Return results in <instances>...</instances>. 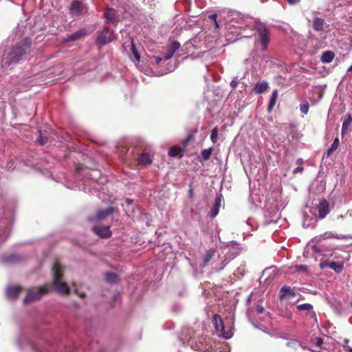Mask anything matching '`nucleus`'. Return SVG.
Masks as SVG:
<instances>
[{"label":"nucleus","instance_id":"nucleus-42","mask_svg":"<svg viewBox=\"0 0 352 352\" xmlns=\"http://www.w3.org/2000/svg\"><path fill=\"white\" fill-rule=\"evenodd\" d=\"M343 342H344V346L346 347V350L348 352H352V347L348 346V344L349 342V340L347 338H345V339H344Z\"/></svg>","mask_w":352,"mask_h":352},{"label":"nucleus","instance_id":"nucleus-52","mask_svg":"<svg viewBox=\"0 0 352 352\" xmlns=\"http://www.w3.org/2000/svg\"><path fill=\"white\" fill-rule=\"evenodd\" d=\"M300 346L302 347L303 349H308L306 345L303 344L302 342V345H300Z\"/></svg>","mask_w":352,"mask_h":352},{"label":"nucleus","instance_id":"nucleus-15","mask_svg":"<svg viewBox=\"0 0 352 352\" xmlns=\"http://www.w3.org/2000/svg\"><path fill=\"white\" fill-rule=\"evenodd\" d=\"M107 22L115 23L118 21V12L113 8H107L104 12Z\"/></svg>","mask_w":352,"mask_h":352},{"label":"nucleus","instance_id":"nucleus-50","mask_svg":"<svg viewBox=\"0 0 352 352\" xmlns=\"http://www.w3.org/2000/svg\"><path fill=\"white\" fill-rule=\"evenodd\" d=\"M296 267L300 271H302V270H305L306 269V267L304 266V265H298Z\"/></svg>","mask_w":352,"mask_h":352},{"label":"nucleus","instance_id":"nucleus-7","mask_svg":"<svg viewBox=\"0 0 352 352\" xmlns=\"http://www.w3.org/2000/svg\"><path fill=\"white\" fill-rule=\"evenodd\" d=\"M192 334H194V331L192 329H187L186 332L183 334L184 338H179V342L182 344H185L184 341V339H185L186 340V344L188 346H190L192 349L195 351H202V344L199 341L198 342L197 341H194L195 336Z\"/></svg>","mask_w":352,"mask_h":352},{"label":"nucleus","instance_id":"nucleus-55","mask_svg":"<svg viewBox=\"0 0 352 352\" xmlns=\"http://www.w3.org/2000/svg\"><path fill=\"white\" fill-rule=\"evenodd\" d=\"M347 72H352V65L347 69Z\"/></svg>","mask_w":352,"mask_h":352},{"label":"nucleus","instance_id":"nucleus-38","mask_svg":"<svg viewBox=\"0 0 352 352\" xmlns=\"http://www.w3.org/2000/svg\"><path fill=\"white\" fill-rule=\"evenodd\" d=\"M38 142L41 145H44L47 142V138L41 131H38Z\"/></svg>","mask_w":352,"mask_h":352},{"label":"nucleus","instance_id":"nucleus-58","mask_svg":"<svg viewBox=\"0 0 352 352\" xmlns=\"http://www.w3.org/2000/svg\"><path fill=\"white\" fill-rule=\"evenodd\" d=\"M343 218H344V216L342 214L338 216V219H343Z\"/></svg>","mask_w":352,"mask_h":352},{"label":"nucleus","instance_id":"nucleus-48","mask_svg":"<svg viewBox=\"0 0 352 352\" xmlns=\"http://www.w3.org/2000/svg\"><path fill=\"white\" fill-rule=\"evenodd\" d=\"M264 311V308L261 306H258L256 309V311L258 314H262Z\"/></svg>","mask_w":352,"mask_h":352},{"label":"nucleus","instance_id":"nucleus-34","mask_svg":"<svg viewBox=\"0 0 352 352\" xmlns=\"http://www.w3.org/2000/svg\"><path fill=\"white\" fill-rule=\"evenodd\" d=\"M339 144H340L339 139L338 138H336L333 140L331 147L327 150V156H330L331 153L333 152L334 151H336L338 148Z\"/></svg>","mask_w":352,"mask_h":352},{"label":"nucleus","instance_id":"nucleus-29","mask_svg":"<svg viewBox=\"0 0 352 352\" xmlns=\"http://www.w3.org/2000/svg\"><path fill=\"white\" fill-rule=\"evenodd\" d=\"M329 268L334 270L337 273H340L342 272L344 269V263L343 262H330Z\"/></svg>","mask_w":352,"mask_h":352},{"label":"nucleus","instance_id":"nucleus-23","mask_svg":"<svg viewBox=\"0 0 352 352\" xmlns=\"http://www.w3.org/2000/svg\"><path fill=\"white\" fill-rule=\"evenodd\" d=\"M277 98H278V90L274 89V90H273V91L271 94L270 98V102H269L268 108H267V110L269 112H271L272 109L274 108V107L276 102Z\"/></svg>","mask_w":352,"mask_h":352},{"label":"nucleus","instance_id":"nucleus-3","mask_svg":"<svg viewBox=\"0 0 352 352\" xmlns=\"http://www.w3.org/2000/svg\"><path fill=\"white\" fill-rule=\"evenodd\" d=\"M53 272V287L55 291L60 294L68 295L69 294V288L67 283L60 281L62 276L61 266L58 263H56L52 267Z\"/></svg>","mask_w":352,"mask_h":352},{"label":"nucleus","instance_id":"nucleus-62","mask_svg":"<svg viewBox=\"0 0 352 352\" xmlns=\"http://www.w3.org/2000/svg\"><path fill=\"white\" fill-rule=\"evenodd\" d=\"M351 43H352V39L351 40Z\"/></svg>","mask_w":352,"mask_h":352},{"label":"nucleus","instance_id":"nucleus-19","mask_svg":"<svg viewBox=\"0 0 352 352\" xmlns=\"http://www.w3.org/2000/svg\"><path fill=\"white\" fill-rule=\"evenodd\" d=\"M87 33V30L85 28L77 30L69 35H67L65 38V41H74L80 39Z\"/></svg>","mask_w":352,"mask_h":352},{"label":"nucleus","instance_id":"nucleus-27","mask_svg":"<svg viewBox=\"0 0 352 352\" xmlns=\"http://www.w3.org/2000/svg\"><path fill=\"white\" fill-rule=\"evenodd\" d=\"M152 162L151 155L147 153H142L139 157H138V164L140 165H146L149 164Z\"/></svg>","mask_w":352,"mask_h":352},{"label":"nucleus","instance_id":"nucleus-1","mask_svg":"<svg viewBox=\"0 0 352 352\" xmlns=\"http://www.w3.org/2000/svg\"><path fill=\"white\" fill-rule=\"evenodd\" d=\"M31 46V41L29 38H25L23 41L17 43L10 51L4 56L3 63L4 65H10L18 63L27 50Z\"/></svg>","mask_w":352,"mask_h":352},{"label":"nucleus","instance_id":"nucleus-40","mask_svg":"<svg viewBox=\"0 0 352 352\" xmlns=\"http://www.w3.org/2000/svg\"><path fill=\"white\" fill-rule=\"evenodd\" d=\"M221 199H222V195L221 194L219 195L218 196H217V197L215 199V203H214V206H217V208H219L221 206Z\"/></svg>","mask_w":352,"mask_h":352},{"label":"nucleus","instance_id":"nucleus-45","mask_svg":"<svg viewBox=\"0 0 352 352\" xmlns=\"http://www.w3.org/2000/svg\"><path fill=\"white\" fill-rule=\"evenodd\" d=\"M237 85H238V81L236 80H232L231 82H230V86L234 89L237 87Z\"/></svg>","mask_w":352,"mask_h":352},{"label":"nucleus","instance_id":"nucleus-53","mask_svg":"<svg viewBox=\"0 0 352 352\" xmlns=\"http://www.w3.org/2000/svg\"><path fill=\"white\" fill-rule=\"evenodd\" d=\"M313 250H314V252H318V248H317V247H316V246H314V247H313Z\"/></svg>","mask_w":352,"mask_h":352},{"label":"nucleus","instance_id":"nucleus-11","mask_svg":"<svg viewBox=\"0 0 352 352\" xmlns=\"http://www.w3.org/2000/svg\"><path fill=\"white\" fill-rule=\"evenodd\" d=\"M87 7L85 5L78 0L72 1L69 6V12L73 15H80L87 12Z\"/></svg>","mask_w":352,"mask_h":352},{"label":"nucleus","instance_id":"nucleus-25","mask_svg":"<svg viewBox=\"0 0 352 352\" xmlns=\"http://www.w3.org/2000/svg\"><path fill=\"white\" fill-rule=\"evenodd\" d=\"M215 250L213 249H210L207 251L206 255L203 258V265L202 267H205L209 264V262L211 261L212 258L214 256Z\"/></svg>","mask_w":352,"mask_h":352},{"label":"nucleus","instance_id":"nucleus-9","mask_svg":"<svg viewBox=\"0 0 352 352\" xmlns=\"http://www.w3.org/2000/svg\"><path fill=\"white\" fill-rule=\"evenodd\" d=\"M333 206L331 207L330 204L326 199H322L319 202L317 205V210L318 212V218L320 219H323L327 217V215L330 212Z\"/></svg>","mask_w":352,"mask_h":352},{"label":"nucleus","instance_id":"nucleus-13","mask_svg":"<svg viewBox=\"0 0 352 352\" xmlns=\"http://www.w3.org/2000/svg\"><path fill=\"white\" fill-rule=\"evenodd\" d=\"M181 45L179 42L173 41L168 46L167 52L164 55V60L170 59L174 54L179 49Z\"/></svg>","mask_w":352,"mask_h":352},{"label":"nucleus","instance_id":"nucleus-33","mask_svg":"<svg viewBox=\"0 0 352 352\" xmlns=\"http://www.w3.org/2000/svg\"><path fill=\"white\" fill-rule=\"evenodd\" d=\"M212 152V148H205L201 152V157L204 161H207L210 159Z\"/></svg>","mask_w":352,"mask_h":352},{"label":"nucleus","instance_id":"nucleus-61","mask_svg":"<svg viewBox=\"0 0 352 352\" xmlns=\"http://www.w3.org/2000/svg\"><path fill=\"white\" fill-rule=\"evenodd\" d=\"M351 307H352V300H351Z\"/></svg>","mask_w":352,"mask_h":352},{"label":"nucleus","instance_id":"nucleus-26","mask_svg":"<svg viewBox=\"0 0 352 352\" xmlns=\"http://www.w3.org/2000/svg\"><path fill=\"white\" fill-rule=\"evenodd\" d=\"M335 54L331 51L324 52L321 56V61L324 63H329L334 58Z\"/></svg>","mask_w":352,"mask_h":352},{"label":"nucleus","instance_id":"nucleus-18","mask_svg":"<svg viewBox=\"0 0 352 352\" xmlns=\"http://www.w3.org/2000/svg\"><path fill=\"white\" fill-rule=\"evenodd\" d=\"M296 294V292L289 286H283L280 289V298L281 300L286 298L294 297Z\"/></svg>","mask_w":352,"mask_h":352},{"label":"nucleus","instance_id":"nucleus-6","mask_svg":"<svg viewBox=\"0 0 352 352\" xmlns=\"http://www.w3.org/2000/svg\"><path fill=\"white\" fill-rule=\"evenodd\" d=\"M256 32L258 34V41L262 46V50L265 51L270 41L269 30L265 25L259 24L256 26Z\"/></svg>","mask_w":352,"mask_h":352},{"label":"nucleus","instance_id":"nucleus-17","mask_svg":"<svg viewBox=\"0 0 352 352\" xmlns=\"http://www.w3.org/2000/svg\"><path fill=\"white\" fill-rule=\"evenodd\" d=\"M312 27L316 32H322L324 31L325 28L328 27V25L324 19L319 17H315L313 19Z\"/></svg>","mask_w":352,"mask_h":352},{"label":"nucleus","instance_id":"nucleus-12","mask_svg":"<svg viewBox=\"0 0 352 352\" xmlns=\"http://www.w3.org/2000/svg\"><path fill=\"white\" fill-rule=\"evenodd\" d=\"M114 212V208L112 206H109L106 209H99L97 212L95 218H89V221H92L94 219L98 221H102L107 218L108 216L111 215Z\"/></svg>","mask_w":352,"mask_h":352},{"label":"nucleus","instance_id":"nucleus-20","mask_svg":"<svg viewBox=\"0 0 352 352\" xmlns=\"http://www.w3.org/2000/svg\"><path fill=\"white\" fill-rule=\"evenodd\" d=\"M320 239H327L331 238H336L338 239H351L352 237L350 235H344V234H336L331 232H325L324 233L320 234L319 236Z\"/></svg>","mask_w":352,"mask_h":352},{"label":"nucleus","instance_id":"nucleus-28","mask_svg":"<svg viewBox=\"0 0 352 352\" xmlns=\"http://www.w3.org/2000/svg\"><path fill=\"white\" fill-rule=\"evenodd\" d=\"M168 155L170 157H179L183 156V150L179 146H173L168 151Z\"/></svg>","mask_w":352,"mask_h":352},{"label":"nucleus","instance_id":"nucleus-31","mask_svg":"<svg viewBox=\"0 0 352 352\" xmlns=\"http://www.w3.org/2000/svg\"><path fill=\"white\" fill-rule=\"evenodd\" d=\"M105 280L111 284L116 283L118 281V276L114 273H107L105 274Z\"/></svg>","mask_w":352,"mask_h":352},{"label":"nucleus","instance_id":"nucleus-57","mask_svg":"<svg viewBox=\"0 0 352 352\" xmlns=\"http://www.w3.org/2000/svg\"><path fill=\"white\" fill-rule=\"evenodd\" d=\"M189 195H190V197L192 195V189H190Z\"/></svg>","mask_w":352,"mask_h":352},{"label":"nucleus","instance_id":"nucleus-59","mask_svg":"<svg viewBox=\"0 0 352 352\" xmlns=\"http://www.w3.org/2000/svg\"><path fill=\"white\" fill-rule=\"evenodd\" d=\"M312 316H316L315 312H314V311L312 312Z\"/></svg>","mask_w":352,"mask_h":352},{"label":"nucleus","instance_id":"nucleus-56","mask_svg":"<svg viewBox=\"0 0 352 352\" xmlns=\"http://www.w3.org/2000/svg\"><path fill=\"white\" fill-rule=\"evenodd\" d=\"M226 265V263H225L224 265H222L221 267H219L218 270H223V269L225 267Z\"/></svg>","mask_w":352,"mask_h":352},{"label":"nucleus","instance_id":"nucleus-54","mask_svg":"<svg viewBox=\"0 0 352 352\" xmlns=\"http://www.w3.org/2000/svg\"><path fill=\"white\" fill-rule=\"evenodd\" d=\"M78 189L79 190H84V189H85V187H84V186H79L78 187Z\"/></svg>","mask_w":352,"mask_h":352},{"label":"nucleus","instance_id":"nucleus-36","mask_svg":"<svg viewBox=\"0 0 352 352\" xmlns=\"http://www.w3.org/2000/svg\"><path fill=\"white\" fill-rule=\"evenodd\" d=\"M297 309L300 311H311L313 309V306L310 303H303L298 305Z\"/></svg>","mask_w":352,"mask_h":352},{"label":"nucleus","instance_id":"nucleus-43","mask_svg":"<svg viewBox=\"0 0 352 352\" xmlns=\"http://www.w3.org/2000/svg\"><path fill=\"white\" fill-rule=\"evenodd\" d=\"M209 18L212 19V20H214V21L215 23V27L217 28H219V24H218L217 21V14H211V15L209 16Z\"/></svg>","mask_w":352,"mask_h":352},{"label":"nucleus","instance_id":"nucleus-10","mask_svg":"<svg viewBox=\"0 0 352 352\" xmlns=\"http://www.w3.org/2000/svg\"><path fill=\"white\" fill-rule=\"evenodd\" d=\"M122 47L124 52L127 54L131 52L135 59L138 61L140 60V56L138 52V50L133 43V40L131 37H129L128 40L123 43Z\"/></svg>","mask_w":352,"mask_h":352},{"label":"nucleus","instance_id":"nucleus-47","mask_svg":"<svg viewBox=\"0 0 352 352\" xmlns=\"http://www.w3.org/2000/svg\"><path fill=\"white\" fill-rule=\"evenodd\" d=\"M302 170H303L302 167L298 166L294 170V173H297L301 172V171H302Z\"/></svg>","mask_w":352,"mask_h":352},{"label":"nucleus","instance_id":"nucleus-44","mask_svg":"<svg viewBox=\"0 0 352 352\" xmlns=\"http://www.w3.org/2000/svg\"><path fill=\"white\" fill-rule=\"evenodd\" d=\"M153 59L155 60V63L158 65L160 63V62L162 60V59H164V56L160 57V56H154Z\"/></svg>","mask_w":352,"mask_h":352},{"label":"nucleus","instance_id":"nucleus-39","mask_svg":"<svg viewBox=\"0 0 352 352\" xmlns=\"http://www.w3.org/2000/svg\"><path fill=\"white\" fill-rule=\"evenodd\" d=\"M219 208L217 206H213V208L210 210V217L211 218H214L219 213Z\"/></svg>","mask_w":352,"mask_h":352},{"label":"nucleus","instance_id":"nucleus-5","mask_svg":"<svg viewBox=\"0 0 352 352\" xmlns=\"http://www.w3.org/2000/svg\"><path fill=\"white\" fill-rule=\"evenodd\" d=\"M49 289L50 288L47 285H43L38 288L29 289L27 296L23 300L24 304H28L40 300L42 296L49 291Z\"/></svg>","mask_w":352,"mask_h":352},{"label":"nucleus","instance_id":"nucleus-21","mask_svg":"<svg viewBox=\"0 0 352 352\" xmlns=\"http://www.w3.org/2000/svg\"><path fill=\"white\" fill-rule=\"evenodd\" d=\"M269 88V85L266 81L258 82L254 87V91L255 94H261L265 92Z\"/></svg>","mask_w":352,"mask_h":352},{"label":"nucleus","instance_id":"nucleus-2","mask_svg":"<svg viewBox=\"0 0 352 352\" xmlns=\"http://www.w3.org/2000/svg\"><path fill=\"white\" fill-rule=\"evenodd\" d=\"M212 42V38L208 36L207 32L201 31L199 32L194 38L184 44L185 49L190 52L192 48L201 49L208 48V44Z\"/></svg>","mask_w":352,"mask_h":352},{"label":"nucleus","instance_id":"nucleus-30","mask_svg":"<svg viewBox=\"0 0 352 352\" xmlns=\"http://www.w3.org/2000/svg\"><path fill=\"white\" fill-rule=\"evenodd\" d=\"M287 346L294 350H297L300 345H302V342L294 339H290L286 344Z\"/></svg>","mask_w":352,"mask_h":352},{"label":"nucleus","instance_id":"nucleus-32","mask_svg":"<svg viewBox=\"0 0 352 352\" xmlns=\"http://www.w3.org/2000/svg\"><path fill=\"white\" fill-rule=\"evenodd\" d=\"M352 123V118L350 115L347 116V118L345 119V120L342 123V134L343 135L348 129L349 126Z\"/></svg>","mask_w":352,"mask_h":352},{"label":"nucleus","instance_id":"nucleus-46","mask_svg":"<svg viewBox=\"0 0 352 352\" xmlns=\"http://www.w3.org/2000/svg\"><path fill=\"white\" fill-rule=\"evenodd\" d=\"M290 5H294L300 2V0H286Z\"/></svg>","mask_w":352,"mask_h":352},{"label":"nucleus","instance_id":"nucleus-24","mask_svg":"<svg viewBox=\"0 0 352 352\" xmlns=\"http://www.w3.org/2000/svg\"><path fill=\"white\" fill-rule=\"evenodd\" d=\"M311 342L316 345L318 349L311 348H309L308 349L312 352H320L322 345L323 344V339L321 338H311Z\"/></svg>","mask_w":352,"mask_h":352},{"label":"nucleus","instance_id":"nucleus-4","mask_svg":"<svg viewBox=\"0 0 352 352\" xmlns=\"http://www.w3.org/2000/svg\"><path fill=\"white\" fill-rule=\"evenodd\" d=\"M212 322L216 333L219 337L229 339L232 336L233 333L231 328L225 326L223 319L219 314L214 315Z\"/></svg>","mask_w":352,"mask_h":352},{"label":"nucleus","instance_id":"nucleus-51","mask_svg":"<svg viewBox=\"0 0 352 352\" xmlns=\"http://www.w3.org/2000/svg\"><path fill=\"white\" fill-rule=\"evenodd\" d=\"M346 214L349 215L351 217H352V210H349L346 212Z\"/></svg>","mask_w":352,"mask_h":352},{"label":"nucleus","instance_id":"nucleus-49","mask_svg":"<svg viewBox=\"0 0 352 352\" xmlns=\"http://www.w3.org/2000/svg\"><path fill=\"white\" fill-rule=\"evenodd\" d=\"M125 201H126L127 205H131L133 202V199H129V198H126L125 199Z\"/></svg>","mask_w":352,"mask_h":352},{"label":"nucleus","instance_id":"nucleus-41","mask_svg":"<svg viewBox=\"0 0 352 352\" xmlns=\"http://www.w3.org/2000/svg\"><path fill=\"white\" fill-rule=\"evenodd\" d=\"M329 265H330V262H329L327 261H322L320 263V267L321 269L329 268Z\"/></svg>","mask_w":352,"mask_h":352},{"label":"nucleus","instance_id":"nucleus-16","mask_svg":"<svg viewBox=\"0 0 352 352\" xmlns=\"http://www.w3.org/2000/svg\"><path fill=\"white\" fill-rule=\"evenodd\" d=\"M22 290V287L19 285H11L7 287L6 294L9 298L16 299L20 292Z\"/></svg>","mask_w":352,"mask_h":352},{"label":"nucleus","instance_id":"nucleus-8","mask_svg":"<svg viewBox=\"0 0 352 352\" xmlns=\"http://www.w3.org/2000/svg\"><path fill=\"white\" fill-rule=\"evenodd\" d=\"M113 39V32L110 30L109 28H104L98 34L97 41L104 45L110 43Z\"/></svg>","mask_w":352,"mask_h":352},{"label":"nucleus","instance_id":"nucleus-60","mask_svg":"<svg viewBox=\"0 0 352 352\" xmlns=\"http://www.w3.org/2000/svg\"><path fill=\"white\" fill-rule=\"evenodd\" d=\"M254 327L255 328H258L257 325H256V324H254Z\"/></svg>","mask_w":352,"mask_h":352},{"label":"nucleus","instance_id":"nucleus-14","mask_svg":"<svg viewBox=\"0 0 352 352\" xmlns=\"http://www.w3.org/2000/svg\"><path fill=\"white\" fill-rule=\"evenodd\" d=\"M95 234L102 238H108L111 236L109 226H95L92 228Z\"/></svg>","mask_w":352,"mask_h":352},{"label":"nucleus","instance_id":"nucleus-22","mask_svg":"<svg viewBox=\"0 0 352 352\" xmlns=\"http://www.w3.org/2000/svg\"><path fill=\"white\" fill-rule=\"evenodd\" d=\"M241 32L239 33L240 35H241L243 37H250L252 35L254 34L256 32V28H252L249 26H245L241 28Z\"/></svg>","mask_w":352,"mask_h":352},{"label":"nucleus","instance_id":"nucleus-37","mask_svg":"<svg viewBox=\"0 0 352 352\" xmlns=\"http://www.w3.org/2000/svg\"><path fill=\"white\" fill-rule=\"evenodd\" d=\"M217 138H218V128L217 127H214L211 131L210 140L214 144L217 141Z\"/></svg>","mask_w":352,"mask_h":352},{"label":"nucleus","instance_id":"nucleus-35","mask_svg":"<svg viewBox=\"0 0 352 352\" xmlns=\"http://www.w3.org/2000/svg\"><path fill=\"white\" fill-rule=\"evenodd\" d=\"M309 109V104L307 101H302L300 104V111L303 114H307Z\"/></svg>","mask_w":352,"mask_h":352},{"label":"nucleus","instance_id":"nucleus-63","mask_svg":"<svg viewBox=\"0 0 352 352\" xmlns=\"http://www.w3.org/2000/svg\"><path fill=\"white\" fill-rule=\"evenodd\" d=\"M351 237H352V236H350Z\"/></svg>","mask_w":352,"mask_h":352}]
</instances>
